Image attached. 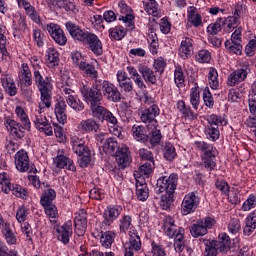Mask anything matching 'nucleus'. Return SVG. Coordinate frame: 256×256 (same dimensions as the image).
I'll return each mask as SVG.
<instances>
[{"instance_id":"obj_26","label":"nucleus","mask_w":256,"mask_h":256,"mask_svg":"<svg viewBox=\"0 0 256 256\" xmlns=\"http://www.w3.org/2000/svg\"><path fill=\"white\" fill-rule=\"evenodd\" d=\"M146 36H148L146 40L148 41V48L150 49V53L152 55H157L159 49V38L157 36L156 28L154 27V25H150L148 27V32H146Z\"/></svg>"},{"instance_id":"obj_45","label":"nucleus","mask_w":256,"mask_h":256,"mask_svg":"<svg viewBox=\"0 0 256 256\" xmlns=\"http://www.w3.org/2000/svg\"><path fill=\"white\" fill-rule=\"evenodd\" d=\"M164 159L168 162H173L177 157L176 148L171 142H166L162 148Z\"/></svg>"},{"instance_id":"obj_32","label":"nucleus","mask_w":256,"mask_h":256,"mask_svg":"<svg viewBox=\"0 0 256 256\" xmlns=\"http://www.w3.org/2000/svg\"><path fill=\"white\" fill-rule=\"evenodd\" d=\"M231 238L227 233H221L218 235V241L216 240V246L219 249V253L227 254L231 250Z\"/></svg>"},{"instance_id":"obj_52","label":"nucleus","mask_w":256,"mask_h":256,"mask_svg":"<svg viewBox=\"0 0 256 256\" xmlns=\"http://www.w3.org/2000/svg\"><path fill=\"white\" fill-rule=\"evenodd\" d=\"M206 121L208 122V126L212 127H218L219 125L226 126L228 124L225 116H218V114L206 116Z\"/></svg>"},{"instance_id":"obj_41","label":"nucleus","mask_w":256,"mask_h":256,"mask_svg":"<svg viewBox=\"0 0 256 256\" xmlns=\"http://www.w3.org/2000/svg\"><path fill=\"white\" fill-rule=\"evenodd\" d=\"M117 234L113 231H106L101 233L100 243L102 247L106 249H111L113 243L115 242Z\"/></svg>"},{"instance_id":"obj_7","label":"nucleus","mask_w":256,"mask_h":256,"mask_svg":"<svg viewBox=\"0 0 256 256\" xmlns=\"http://www.w3.org/2000/svg\"><path fill=\"white\" fill-rule=\"evenodd\" d=\"M178 181L179 176L175 173L170 174V176H160V178L156 180V188H154V192H156V194L175 192Z\"/></svg>"},{"instance_id":"obj_56","label":"nucleus","mask_w":256,"mask_h":256,"mask_svg":"<svg viewBox=\"0 0 256 256\" xmlns=\"http://www.w3.org/2000/svg\"><path fill=\"white\" fill-rule=\"evenodd\" d=\"M204 247V256H218L220 252L216 240H208L204 243Z\"/></svg>"},{"instance_id":"obj_54","label":"nucleus","mask_w":256,"mask_h":256,"mask_svg":"<svg viewBox=\"0 0 256 256\" xmlns=\"http://www.w3.org/2000/svg\"><path fill=\"white\" fill-rule=\"evenodd\" d=\"M248 7L243 2H235L231 6V14L239 19H241L247 12Z\"/></svg>"},{"instance_id":"obj_19","label":"nucleus","mask_w":256,"mask_h":256,"mask_svg":"<svg viewBox=\"0 0 256 256\" xmlns=\"http://www.w3.org/2000/svg\"><path fill=\"white\" fill-rule=\"evenodd\" d=\"M87 211L81 209L74 219L75 233L78 237H83L88 227Z\"/></svg>"},{"instance_id":"obj_35","label":"nucleus","mask_w":256,"mask_h":256,"mask_svg":"<svg viewBox=\"0 0 256 256\" xmlns=\"http://www.w3.org/2000/svg\"><path fill=\"white\" fill-rule=\"evenodd\" d=\"M187 16H188V22L192 24L195 28H198L203 24L202 16L198 12L197 7L189 6Z\"/></svg>"},{"instance_id":"obj_30","label":"nucleus","mask_w":256,"mask_h":256,"mask_svg":"<svg viewBox=\"0 0 256 256\" xmlns=\"http://www.w3.org/2000/svg\"><path fill=\"white\" fill-rule=\"evenodd\" d=\"M133 138L140 143H147L149 128L143 124H134L132 127Z\"/></svg>"},{"instance_id":"obj_24","label":"nucleus","mask_w":256,"mask_h":256,"mask_svg":"<svg viewBox=\"0 0 256 256\" xmlns=\"http://www.w3.org/2000/svg\"><path fill=\"white\" fill-rule=\"evenodd\" d=\"M193 44L194 40L190 37L182 39L180 47L178 48V56H180L182 60H187L192 57L194 53Z\"/></svg>"},{"instance_id":"obj_8","label":"nucleus","mask_w":256,"mask_h":256,"mask_svg":"<svg viewBox=\"0 0 256 256\" xmlns=\"http://www.w3.org/2000/svg\"><path fill=\"white\" fill-rule=\"evenodd\" d=\"M120 15L118 20L125 24V27H128L129 30H135V19L136 14L130 5L126 3L125 0H120L118 3Z\"/></svg>"},{"instance_id":"obj_61","label":"nucleus","mask_w":256,"mask_h":256,"mask_svg":"<svg viewBox=\"0 0 256 256\" xmlns=\"http://www.w3.org/2000/svg\"><path fill=\"white\" fill-rule=\"evenodd\" d=\"M204 134H206V138L212 142H215L220 138V130L218 126H206Z\"/></svg>"},{"instance_id":"obj_22","label":"nucleus","mask_w":256,"mask_h":256,"mask_svg":"<svg viewBox=\"0 0 256 256\" xmlns=\"http://www.w3.org/2000/svg\"><path fill=\"white\" fill-rule=\"evenodd\" d=\"M247 68H238L232 71L227 77V86L234 87L242 82H244L248 77Z\"/></svg>"},{"instance_id":"obj_15","label":"nucleus","mask_w":256,"mask_h":256,"mask_svg":"<svg viewBox=\"0 0 256 256\" xmlns=\"http://www.w3.org/2000/svg\"><path fill=\"white\" fill-rule=\"evenodd\" d=\"M46 30L51 35L54 42L59 46H65L67 44V36L60 25L56 23H49L46 26Z\"/></svg>"},{"instance_id":"obj_47","label":"nucleus","mask_w":256,"mask_h":256,"mask_svg":"<svg viewBox=\"0 0 256 256\" xmlns=\"http://www.w3.org/2000/svg\"><path fill=\"white\" fill-rule=\"evenodd\" d=\"M90 109L94 118L98 119L101 122H104V117L109 110H107V108H104V106H101V102L93 104L92 106H90Z\"/></svg>"},{"instance_id":"obj_53","label":"nucleus","mask_w":256,"mask_h":256,"mask_svg":"<svg viewBox=\"0 0 256 256\" xmlns=\"http://www.w3.org/2000/svg\"><path fill=\"white\" fill-rule=\"evenodd\" d=\"M225 49L234 55L241 56L243 51V45L238 42H231L230 40H225L224 42Z\"/></svg>"},{"instance_id":"obj_49","label":"nucleus","mask_w":256,"mask_h":256,"mask_svg":"<svg viewBox=\"0 0 256 256\" xmlns=\"http://www.w3.org/2000/svg\"><path fill=\"white\" fill-rule=\"evenodd\" d=\"M57 197V193L54 189H47L44 190L41 199H40V204L42 206H49L51 204H53V201L56 199Z\"/></svg>"},{"instance_id":"obj_38","label":"nucleus","mask_w":256,"mask_h":256,"mask_svg":"<svg viewBox=\"0 0 256 256\" xmlns=\"http://www.w3.org/2000/svg\"><path fill=\"white\" fill-rule=\"evenodd\" d=\"M78 69L87 77L97 80L98 70L95 65L93 63H89L88 60H86Z\"/></svg>"},{"instance_id":"obj_33","label":"nucleus","mask_w":256,"mask_h":256,"mask_svg":"<svg viewBox=\"0 0 256 256\" xmlns=\"http://www.w3.org/2000/svg\"><path fill=\"white\" fill-rule=\"evenodd\" d=\"M100 125L94 118H88L87 120H82L80 122L78 129L82 133H97Z\"/></svg>"},{"instance_id":"obj_39","label":"nucleus","mask_w":256,"mask_h":256,"mask_svg":"<svg viewBox=\"0 0 256 256\" xmlns=\"http://www.w3.org/2000/svg\"><path fill=\"white\" fill-rule=\"evenodd\" d=\"M2 235L9 246L17 244V237L11 229L9 223H5L1 229Z\"/></svg>"},{"instance_id":"obj_36","label":"nucleus","mask_w":256,"mask_h":256,"mask_svg":"<svg viewBox=\"0 0 256 256\" xmlns=\"http://www.w3.org/2000/svg\"><path fill=\"white\" fill-rule=\"evenodd\" d=\"M201 103V92L198 82H194V87L190 88V105L192 109L198 110Z\"/></svg>"},{"instance_id":"obj_29","label":"nucleus","mask_w":256,"mask_h":256,"mask_svg":"<svg viewBox=\"0 0 256 256\" xmlns=\"http://www.w3.org/2000/svg\"><path fill=\"white\" fill-rule=\"evenodd\" d=\"M135 29L126 28L123 25H116L109 29V37L112 41H122L128 34V32H133Z\"/></svg>"},{"instance_id":"obj_42","label":"nucleus","mask_w":256,"mask_h":256,"mask_svg":"<svg viewBox=\"0 0 256 256\" xmlns=\"http://www.w3.org/2000/svg\"><path fill=\"white\" fill-rule=\"evenodd\" d=\"M67 104L77 113H80L85 109L84 102L78 95H68Z\"/></svg>"},{"instance_id":"obj_25","label":"nucleus","mask_w":256,"mask_h":256,"mask_svg":"<svg viewBox=\"0 0 256 256\" xmlns=\"http://www.w3.org/2000/svg\"><path fill=\"white\" fill-rule=\"evenodd\" d=\"M138 72L142 75V79L148 85H157V75L155 71L145 64L138 65Z\"/></svg>"},{"instance_id":"obj_20","label":"nucleus","mask_w":256,"mask_h":256,"mask_svg":"<svg viewBox=\"0 0 256 256\" xmlns=\"http://www.w3.org/2000/svg\"><path fill=\"white\" fill-rule=\"evenodd\" d=\"M182 230V234H185V229L178 227L175 224L173 217L168 216L164 219V235L168 236L170 239H175L179 236V231Z\"/></svg>"},{"instance_id":"obj_40","label":"nucleus","mask_w":256,"mask_h":256,"mask_svg":"<svg viewBox=\"0 0 256 256\" xmlns=\"http://www.w3.org/2000/svg\"><path fill=\"white\" fill-rule=\"evenodd\" d=\"M174 84L178 89L185 87V73L180 64L174 65Z\"/></svg>"},{"instance_id":"obj_31","label":"nucleus","mask_w":256,"mask_h":256,"mask_svg":"<svg viewBox=\"0 0 256 256\" xmlns=\"http://www.w3.org/2000/svg\"><path fill=\"white\" fill-rule=\"evenodd\" d=\"M54 163L59 169L66 168L69 171L76 172V166L73 160H71V158H68V156H64V154H58V156L54 158Z\"/></svg>"},{"instance_id":"obj_55","label":"nucleus","mask_w":256,"mask_h":256,"mask_svg":"<svg viewBox=\"0 0 256 256\" xmlns=\"http://www.w3.org/2000/svg\"><path fill=\"white\" fill-rule=\"evenodd\" d=\"M222 19L225 20L227 32H233L235 29L239 28L241 24V19L234 15L222 17Z\"/></svg>"},{"instance_id":"obj_57","label":"nucleus","mask_w":256,"mask_h":256,"mask_svg":"<svg viewBox=\"0 0 256 256\" xmlns=\"http://www.w3.org/2000/svg\"><path fill=\"white\" fill-rule=\"evenodd\" d=\"M208 82L212 90H218L220 87L219 74L215 67H210V72H208Z\"/></svg>"},{"instance_id":"obj_58","label":"nucleus","mask_w":256,"mask_h":256,"mask_svg":"<svg viewBox=\"0 0 256 256\" xmlns=\"http://www.w3.org/2000/svg\"><path fill=\"white\" fill-rule=\"evenodd\" d=\"M155 169V163H147L144 162L139 168H138V175L142 178L149 179L150 176L153 174V170Z\"/></svg>"},{"instance_id":"obj_43","label":"nucleus","mask_w":256,"mask_h":256,"mask_svg":"<svg viewBox=\"0 0 256 256\" xmlns=\"http://www.w3.org/2000/svg\"><path fill=\"white\" fill-rule=\"evenodd\" d=\"M136 197L142 202H145L149 198V189L146 182L136 180Z\"/></svg>"},{"instance_id":"obj_34","label":"nucleus","mask_w":256,"mask_h":256,"mask_svg":"<svg viewBox=\"0 0 256 256\" xmlns=\"http://www.w3.org/2000/svg\"><path fill=\"white\" fill-rule=\"evenodd\" d=\"M226 26V20L223 17H217L216 21L208 24L206 27V33L210 36L218 35Z\"/></svg>"},{"instance_id":"obj_63","label":"nucleus","mask_w":256,"mask_h":256,"mask_svg":"<svg viewBox=\"0 0 256 256\" xmlns=\"http://www.w3.org/2000/svg\"><path fill=\"white\" fill-rule=\"evenodd\" d=\"M33 40L38 48H43L46 40L45 33L40 28H35L33 30Z\"/></svg>"},{"instance_id":"obj_50","label":"nucleus","mask_w":256,"mask_h":256,"mask_svg":"<svg viewBox=\"0 0 256 256\" xmlns=\"http://www.w3.org/2000/svg\"><path fill=\"white\" fill-rule=\"evenodd\" d=\"M15 114L17 115V118L22 123V125H24L25 128H27V131H31V122L24 108H22V106H16Z\"/></svg>"},{"instance_id":"obj_18","label":"nucleus","mask_w":256,"mask_h":256,"mask_svg":"<svg viewBox=\"0 0 256 256\" xmlns=\"http://www.w3.org/2000/svg\"><path fill=\"white\" fill-rule=\"evenodd\" d=\"M56 232L57 239L64 245H68L73 235V222L68 220L62 226L56 225Z\"/></svg>"},{"instance_id":"obj_12","label":"nucleus","mask_w":256,"mask_h":256,"mask_svg":"<svg viewBox=\"0 0 256 256\" xmlns=\"http://www.w3.org/2000/svg\"><path fill=\"white\" fill-rule=\"evenodd\" d=\"M142 243L139 233L136 229H133L129 232V242H126L125 256H135L134 251L138 252L141 250Z\"/></svg>"},{"instance_id":"obj_48","label":"nucleus","mask_w":256,"mask_h":256,"mask_svg":"<svg viewBox=\"0 0 256 256\" xmlns=\"http://www.w3.org/2000/svg\"><path fill=\"white\" fill-rule=\"evenodd\" d=\"M175 192H165L162 197H160V207H162V210H170L171 206L173 205L175 201Z\"/></svg>"},{"instance_id":"obj_2","label":"nucleus","mask_w":256,"mask_h":256,"mask_svg":"<svg viewBox=\"0 0 256 256\" xmlns=\"http://www.w3.org/2000/svg\"><path fill=\"white\" fill-rule=\"evenodd\" d=\"M194 147L200 152V159H202V167L206 172L212 173L217 168V157L219 150L214 144L204 142L203 140L194 142Z\"/></svg>"},{"instance_id":"obj_17","label":"nucleus","mask_w":256,"mask_h":256,"mask_svg":"<svg viewBox=\"0 0 256 256\" xmlns=\"http://www.w3.org/2000/svg\"><path fill=\"white\" fill-rule=\"evenodd\" d=\"M161 110L157 104H152L148 108H142L140 110V121L144 124L157 123L156 118L159 117Z\"/></svg>"},{"instance_id":"obj_59","label":"nucleus","mask_w":256,"mask_h":256,"mask_svg":"<svg viewBox=\"0 0 256 256\" xmlns=\"http://www.w3.org/2000/svg\"><path fill=\"white\" fill-rule=\"evenodd\" d=\"M48 55V65L49 67H56L59 65L60 62V54L57 49L53 47H49L47 51Z\"/></svg>"},{"instance_id":"obj_60","label":"nucleus","mask_w":256,"mask_h":256,"mask_svg":"<svg viewBox=\"0 0 256 256\" xmlns=\"http://www.w3.org/2000/svg\"><path fill=\"white\" fill-rule=\"evenodd\" d=\"M212 60V53L208 49H200L196 52V62L209 64Z\"/></svg>"},{"instance_id":"obj_5","label":"nucleus","mask_w":256,"mask_h":256,"mask_svg":"<svg viewBox=\"0 0 256 256\" xmlns=\"http://www.w3.org/2000/svg\"><path fill=\"white\" fill-rule=\"evenodd\" d=\"M116 160L118 166L110 168V174L117 181H122L124 178L123 170L128 166L131 161L129 148H121L116 152Z\"/></svg>"},{"instance_id":"obj_14","label":"nucleus","mask_w":256,"mask_h":256,"mask_svg":"<svg viewBox=\"0 0 256 256\" xmlns=\"http://www.w3.org/2000/svg\"><path fill=\"white\" fill-rule=\"evenodd\" d=\"M66 29L74 41H78L83 44L90 31L82 28L80 25L73 21H67L65 23Z\"/></svg>"},{"instance_id":"obj_3","label":"nucleus","mask_w":256,"mask_h":256,"mask_svg":"<svg viewBox=\"0 0 256 256\" xmlns=\"http://www.w3.org/2000/svg\"><path fill=\"white\" fill-rule=\"evenodd\" d=\"M70 143L73 152L78 156L79 166L82 169L89 167L92 161V151L88 144L85 143L84 138L72 136Z\"/></svg>"},{"instance_id":"obj_13","label":"nucleus","mask_w":256,"mask_h":256,"mask_svg":"<svg viewBox=\"0 0 256 256\" xmlns=\"http://www.w3.org/2000/svg\"><path fill=\"white\" fill-rule=\"evenodd\" d=\"M82 44L86 45L95 56L99 57L103 55V43L97 34L89 31Z\"/></svg>"},{"instance_id":"obj_21","label":"nucleus","mask_w":256,"mask_h":256,"mask_svg":"<svg viewBox=\"0 0 256 256\" xmlns=\"http://www.w3.org/2000/svg\"><path fill=\"white\" fill-rule=\"evenodd\" d=\"M176 109L180 112L184 121L192 122L198 118V114L192 110L191 106H188L185 100L180 99L176 102Z\"/></svg>"},{"instance_id":"obj_4","label":"nucleus","mask_w":256,"mask_h":256,"mask_svg":"<svg viewBox=\"0 0 256 256\" xmlns=\"http://www.w3.org/2000/svg\"><path fill=\"white\" fill-rule=\"evenodd\" d=\"M99 85V79H96L92 86L88 83V81L80 84V92L83 99L88 105H90V107L95 104H100V102L103 100V94Z\"/></svg>"},{"instance_id":"obj_37","label":"nucleus","mask_w":256,"mask_h":256,"mask_svg":"<svg viewBox=\"0 0 256 256\" xmlns=\"http://www.w3.org/2000/svg\"><path fill=\"white\" fill-rule=\"evenodd\" d=\"M122 148H128L127 146H122L121 148L119 147V144L117 142V138H107V140H105L104 144H103V150L106 153H109L111 155L115 154L116 157V153L121 150Z\"/></svg>"},{"instance_id":"obj_27","label":"nucleus","mask_w":256,"mask_h":256,"mask_svg":"<svg viewBox=\"0 0 256 256\" xmlns=\"http://www.w3.org/2000/svg\"><path fill=\"white\" fill-rule=\"evenodd\" d=\"M29 156H28V152H26V150H19L16 154H15V164H16V168L17 170H19L20 172L24 173L27 172L29 170Z\"/></svg>"},{"instance_id":"obj_46","label":"nucleus","mask_w":256,"mask_h":256,"mask_svg":"<svg viewBox=\"0 0 256 256\" xmlns=\"http://www.w3.org/2000/svg\"><path fill=\"white\" fill-rule=\"evenodd\" d=\"M144 4V11L153 17H157L159 15V3L156 0H144L142 1Z\"/></svg>"},{"instance_id":"obj_62","label":"nucleus","mask_w":256,"mask_h":256,"mask_svg":"<svg viewBox=\"0 0 256 256\" xmlns=\"http://www.w3.org/2000/svg\"><path fill=\"white\" fill-rule=\"evenodd\" d=\"M227 230L231 235H239L241 230H242V226H241V222L239 219H231L228 222L227 225Z\"/></svg>"},{"instance_id":"obj_10","label":"nucleus","mask_w":256,"mask_h":256,"mask_svg":"<svg viewBox=\"0 0 256 256\" xmlns=\"http://www.w3.org/2000/svg\"><path fill=\"white\" fill-rule=\"evenodd\" d=\"M201 203V198L196 195L195 192H190L182 199V205H180V214L182 216H188L194 214Z\"/></svg>"},{"instance_id":"obj_1","label":"nucleus","mask_w":256,"mask_h":256,"mask_svg":"<svg viewBox=\"0 0 256 256\" xmlns=\"http://www.w3.org/2000/svg\"><path fill=\"white\" fill-rule=\"evenodd\" d=\"M42 67L40 63L33 64V79L38 90L41 93V102L39 104V108L42 111L45 108L51 107L52 100V77L51 76H43L41 73Z\"/></svg>"},{"instance_id":"obj_51","label":"nucleus","mask_w":256,"mask_h":256,"mask_svg":"<svg viewBox=\"0 0 256 256\" xmlns=\"http://www.w3.org/2000/svg\"><path fill=\"white\" fill-rule=\"evenodd\" d=\"M71 59H72V64L76 67V68H80L86 61H88V56L84 53H82L81 51L75 50L71 52L70 55Z\"/></svg>"},{"instance_id":"obj_44","label":"nucleus","mask_w":256,"mask_h":256,"mask_svg":"<svg viewBox=\"0 0 256 256\" xmlns=\"http://www.w3.org/2000/svg\"><path fill=\"white\" fill-rule=\"evenodd\" d=\"M162 139V132L161 130H158V128H154L151 132L148 130V139L146 140V143H149L150 146L157 147L160 145Z\"/></svg>"},{"instance_id":"obj_23","label":"nucleus","mask_w":256,"mask_h":256,"mask_svg":"<svg viewBox=\"0 0 256 256\" xmlns=\"http://www.w3.org/2000/svg\"><path fill=\"white\" fill-rule=\"evenodd\" d=\"M13 36L15 39H22L23 36L29 31L25 16H20L17 21L13 20L12 24Z\"/></svg>"},{"instance_id":"obj_11","label":"nucleus","mask_w":256,"mask_h":256,"mask_svg":"<svg viewBox=\"0 0 256 256\" xmlns=\"http://www.w3.org/2000/svg\"><path fill=\"white\" fill-rule=\"evenodd\" d=\"M123 212V207L120 205H109L104 213V221L101 223V227L107 230L115 221H117Z\"/></svg>"},{"instance_id":"obj_28","label":"nucleus","mask_w":256,"mask_h":256,"mask_svg":"<svg viewBox=\"0 0 256 256\" xmlns=\"http://www.w3.org/2000/svg\"><path fill=\"white\" fill-rule=\"evenodd\" d=\"M55 115L58 122L62 125L67 123V103L63 98L57 99L55 103Z\"/></svg>"},{"instance_id":"obj_16","label":"nucleus","mask_w":256,"mask_h":256,"mask_svg":"<svg viewBox=\"0 0 256 256\" xmlns=\"http://www.w3.org/2000/svg\"><path fill=\"white\" fill-rule=\"evenodd\" d=\"M4 124L16 140H22L25 137V130L27 131V128H25L24 124L16 122V120H12L9 116L5 118Z\"/></svg>"},{"instance_id":"obj_6","label":"nucleus","mask_w":256,"mask_h":256,"mask_svg":"<svg viewBox=\"0 0 256 256\" xmlns=\"http://www.w3.org/2000/svg\"><path fill=\"white\" fill-rule=\"evenodd\" d=\"M216 224L217 221L214 217H204L196 221V223L192 224V226H190V235H192V238L196 239L204 237L208 234V230L213 229Z\"/></svg>"},{"instance_id":"obj_9","label":"nucleus","mask_w":256,"mask_h":256,"mask_svg":"<svg viewBox=\"0 0 256 256\" xmlns=\"http://www.w3.org/2000/svg\"><path fill=\"white\" fill-rule=\"evenodd\" d=\"M98 81V87L108 101L118 103L122 100V94L114 83L105 79H98Z\"/></svg>"},{"instance_id":"obj_64","label":"nucleus","mask_w":256,"mask_h":256,"mask_svg":"<svg viewBox=\"0 0 256 256\" xmlns=\"http://www.w3.org/2000/svg\"><path fill=\"white\" fill-rule=\"evenodd\" d=\"M12 194L15 197L20 198L22 200H27L29 198L28 191L22 186H20V184H13Z\"/></svg>"}]
</instances>
